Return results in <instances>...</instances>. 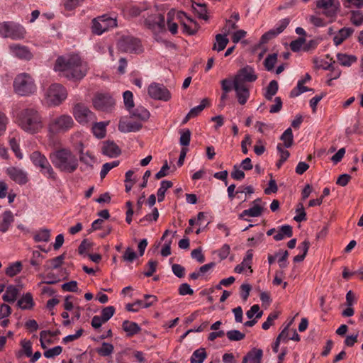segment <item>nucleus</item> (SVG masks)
Instances as JSON below:
<instances>
[{
	"label": "nucleus",
	"instance_id": "nucleus-1",
	"mask_svg": "<svg viewBox=\"0 0 363 363\" xmlns=\"http://www.w3.org/2000/svg\"><path fill=\"white\" fill-rule=\"evenodd\" d=\"M54 70L69 79L76 81L85 77L88 66L78 55L72 54L58 57Z\"/></svg>",
	"mask_w": 363,
	"mask_h": 363
},
{
	"label": "nucleus",
	"instance_id": "nucleus-2",
	"mask_svg": "<svg viewBox=\"0 0 363 363\" xmlns=\"http://www.w3.org/2000/svg\"><path fill=\"white\" fill-rule=\"evenodd\" d=\"M176 11L174 9L169 11L167 19L160 13H155L148 16L144 21L145 26L150 29L155 36L166 32L167 27L172 34H176L178 31V25L174 21Z\"/></svg>",
	"mask_w": 363,
	"mask_h": 363
},
{
	"label": "nucleus",
	"instance_id": "nucleus-3",
	"mask_svg": "<svg viewBox=\"0 0 363 363\" xmlns=\"http://www.w3.org/2000/svg\"><path fill=\"white\" fill-rule=\"evenodd\" d=\"M16 123L24 132L31 135L39 133L44 126L41 113L33 107L21 110L17 113Z\"/></svg>",
	"mask_w": 363,
	"mask_h": 363
},
{
	"label": "nucleus",
	"instance_id": "nucleus-4",
	"mask_svg": "<svg viewBox=\"0 0 363 363\" xmlns=\"http://www.w3.org/2000/svg\"><path fill=\"white\" fill-rule=\"evenodd\" d=\"M257 79L254 69L246 66L238 70L233 77L225 79L221 81L223 91H230L234 88L235 91H249L250 84Z\"/></svg>",
	"mask_w": 363,
	"mask_h": 363
},
{
	"label": "nucleus",
	"instance_id": "nucleus-5",
	"mask_svg": "<svg viewBox=\"0 0 363 363\" xmlns=\"http://www.w3.org/2000/svg\"><path fill=\"white\" fill-rule=\"evenodd\" d=\"M49 157L53 165L62 172L73 173L79 166L77 155L67 148L57 150L51 152Z\"/></svg>",
	"mask_w": 363,
	"mask_h": 363
},
{
	"label": "nucleus",
	"instance_id": "nucleus-6",
	"mask_svg": "<svg viewBox=\"0 0 363 363\" xmlns=\"http://www.w3.org/2000/svg\"><path fill=\"white\" fill-rule=\"evenodd\" d=\"M26 30L21 24L13 21L0 23V36L13 40H21L25 38Z\"/></svg>",
	"mask_w": 363,
	"mask_h": 363
},
{
	"label": "nucleus",
	"instance_id": "nucleus-7",
	"mask_svg": "<svg viewBox=\"0 0 363 363\" xmlns=\"http://www.w3.org/2000/svg\"><path fill=\"white\" fill-rule=\"evenodd\" d=\"M74 125L72 118L67 114H62L52 119L48 124L50 134L56 135L69 131Z\"/></svg>",
	"mask_w": 363,
	"mask_h": 363
},
{
	"label": "nucleus",
	"instance_id": "nucleus-8",
	"mask_svg": "<svg viewBox=\"0 0 363 363\" xmlns=\"http://www.w3.org/2000/svg\"><path fill=\"white\" fill-rule=\"evenodd\" d=\"M116 27H117L116 17L109 14L99 16L94 18L91 23V31L97 35Z\"/></svg>",
	"mask_w": 363,
	"mask_h": 363
},
{
	"label": "nucleus",
	"instance_id": "nucleus-9",
	"mask_svg": "<svg viewBox=\"0 0 363 363\" xmlns=\"http://www.w3.org/2000/svg\"><path fill=\"white\" fill-rule=\"evenodd\" d=\"M72 113L76 121L82 125L94 123L96 119L95 114L82 103L74 104Z\"/></svg>",
	"mask_w": 363,
	"mask_h": 363
},
{
	"label": "nucleus",
	"instance_id": "nucleus-10",
	"mask_svg": "<svg viewBox=\"0 0 363 363\" xmlns=\"http://www.w3.org/2000/svg\"><path fill=\"white\" fill-rule=\"evenodd\" d=\"M118 49L125 52H139L141 51L140 41L131 36L122 37L118 42Z\"/></svg>",
	"mask_w": 363,
	"mask_h": 363
},
{
	"label": "nucleus",
	"instance_id": "nucleus-11",
	"mask_svg": "<svg viewBox=\"0 0 363 363\" xmlns=\"http://www.w3.org/2000/svg\"><path fill=\"white\" fill-rule=\"evenodd\" d=\"M16 91H31L36 89L34 79L27 73L18 74L13 81Z\"/></svg>",
	"mask_w": 363,
	"mask_h": 363
},
{
	"label": "nucleus",
	"instance_id": "nucleus-12",
	"mask_svg": "<svg viewBox=\"0 0 363 363\" xmlns=\"http://www.w3.org/2000/svg\"><path fill=\"white\" fill-rule=\"evenodd\" d=\"M67 98V92H45L42 103L48 107L60 106Z\"/></svg>",
	"mask_w": 363,
	"mask_h": 363
},
{
	"label": "nucleus",
	"instance_id": "nucleus-13",
	"mask_svg": "<svg viewBox=\"0 0 363 363\" xmlns=\"http://www.w3.org/2000/svg\"><path fill=\"white\" fill-rule=\"evenodd\" d=\"M94 107L102 111H109L114 106L113 99L108 93H99L93 100Z\"/></svg>",
	"mask_w": 363,
	"mask_h": 363
},
{
	"label": "nucleus",
	"instance_id": "nucleus-14",
	"mask_svg": "<svg viewBox=\"0 0 363 363\" xmlns=\"http://www.w3.org/2000/svg\"><path fill=\"white\" fill-rule=\"evenodd\" d=\"M318 9H323V14L329 18L335 17L340 8V3L335 0H318L316 2Z\"/></svg>",
	"mask_w": 363,
	"mask_h": 363
},
{
	"label": "nucleus",
	"instance_id": "nucleus-15",
	"mask_svg": "<svg viewBox=\"0 0 363 363\" xmlns=\"http://www.w3.org/2000/svg\"><path fill=\"white\" fill-rule=\"evenodd\" d=\"M289 18H285L280 20L276 25L275 28L269 30L262 35L261 37V43H267L269 40L277 37L282 33L290 23Z\"/></svg>",
	"mask_w": 363,
	"mask_h": 363
},
{
	"label": "nucleus",
	"instance_id": "nucleus-16",
	"mask_svg": "<svg viewBox=\"0 0 363 363\" xmlns=\"http://www.w3.org/2000/svg\"><path fill=\"white\" fill-rule=\"evenodd\" d=\"M144 298L145 300H138L133 303H128L125 306L126 310L130 312H137L139 308H148L157 301V296L154 295L146 294Z\"/></svg>",
	"mask_w": 363,
	"mask_h": 363
},
{
	"label": "nucleus",
	"instance_id": "nucleus-17",
	"mask_svg": "<svg viewBox=\"0 0 363 363\" xmlns=\"http://www.w3.org/2000/svg\"><path fill=\"white\" fill-rule=\"evenodd\" d=\"M10 54L23 60H30L33 57V55L28 47L20 44H11L9 46Z\"/></svg>",
	"mask_w": 363,
	"mask_h": 363
},
{
	"label": "nucleus",
	"instance_id": "nucleus-18",
	"mask_svg": "<svg viewBox=\"0 0 363 363\" xmlns=\"http://www.w3.org/2000/svg\"><path fill=\"white\" fill-rule=\"evenodd\" d=\"M210 106V100L208 98L203 99L198 106L190 109L189 113L183 118V124L186 123L189 120L199 116L206 108L209 107Z\"/></svg>",
	"mask_w": 363,
	"mask_h": 363
},
{
	"label": "nucleus",
	"instance_id": "nucleus-19",
	"mask_svg": "<svg viewBox=\"0 0 363 363\" xmlns=\"http://www.w3.org/2000/svg\"><path fill=\"white\" fill-rule=\"evenodd\" d=\"M6 173L13 181L18 184H25L28 182L27 173L21 169L11 167L6 169Z\"/></svg>",
	"mask_w": 363,
	"mask_h": 363
},
{
	"label": "nucleus",
	"instance_id": "nucleus-20",
	"mask_svg": "<svg viewBox=\"0 0 363 363\" xmlns=\"http://www.w3.org/2000/svg\"><path fill=\"white\" fill-rule=\"evenodd\" d=\"M141 128L142 123L140 121L121 119L118 124V130L123 133L138 131Z\"/></svg>",
	"mask_w": 363,
	"mask_h": 363
},
{
	"label": "nucleus",
	"instance_id": "nucleus-21",
	"mask_svg": "<svg viewBox=\"0 0 363 363\" xmlns=\"http://www.w3.org/2000/svg\"><path fill=\"white\" fill-rule=\"evenodd\" d=\"M102 153L109 157H116L121 154L119 147L112 141H106L102 147Z\"/></svg>",
	"mask_w": 363,
	"mask_h": 363
},
{
	"label": "nucleus",
	"instance_id": "nucleus-22",
	"mask_svg": "<svg viewBox=\"0 0 363 363\" xmlns=\"http://www.w3.org/2000/svg\"><path fill=\"white\" fill-rule=\"evenodd\" d=\"M21 289L16 286L9 285L6 291L2 296V299L7 303H14L17 299L20 293Z\"/></svg>",
	"mask_w": 363,
	"mask_h": 363
},
{
	"label": "nucleus",
	"instance_id": "nucleus-23",
	"mask_svg": "<svg viewBox=\"0 0 363 363\" xmlns=\"http://www.w3.org/2000/svg\"><path fill=\"white\" fill-rule=\"evenodd\" d=\"M14 221V216L11 211H6L0 216V232L6 233Z\"/></svg>",
	"mask_w": 363,
	"mask_h": 363
},
{
	"label": "nucleus",
	"instance_id": "nucleus-24",
	"mask_svg": "<svg viewBox=\"0 0 363 363\" xmlns=\"http://www.w3.org/2000/svg\"><path fill=\"white\" fill-rule=\"evenodd\" d=\"M354 30L352 28L344 27L338 30L333 38V43L336 46L341 45L346 39L350 37Z\"/></svg>",
	"mask_w": 363,
	"mask_h": 363
},
{
	"label": "nucleus",
	"instance_id": "nucleus-25",
	"mask_svg": "<svg viewBox=\"0 0 363 363\" xmlns=\"http://www.w3.org/2000/svg\"><path fill=\"white\" fill-rule=\"evenodd\" d=\"M262 355V350L255 348L243 357L242 363H261Z\"/></svg>",
	"mask_w": 363,
	"mask_h": 363
},
{
	"label": "nucleus",
	"instance_id": "nucleus-26",
	"mask_svg": "<svg viewBox=\"0 0 363 363\" xmlns=\"http://www.w3.org/2000/svg\"><path fill=\"white\" fill-rule=\"evenodd\" d=\"M337 62L343 67H350L357 61V57L354 55L338 52L336 55Z\"/></svg>",
	"mask_w": 363,
	"mask_h": 363
},
{
	"label": "nucleus",
	"instance_id": "nucleus-27",
	"mask_svg": "<svg viewBox=\"0 0 363 363\" xmlns=\"http://www.w3.org/2000/svg\"><path fill=\"white\" fill-rule=\"evenodd\" d=\"M183 17H185L186 19V21H183V32H186L189 35L195 34L199 29L196 22L187 16L184 12H183Z\"/></svg>",
	"mask_w": 363,
	"mask_h": 363
},
{
	"label": "nucleus",
	"instance_id": "nucleus-28",
	"mask_svg": "<svg viewBox=\"0 0 363 363\" xmlns=\"http://www.w3.org/2000/svg\"><path fill=\"white\" fill-rule=\"evenodd\" d=\"M264 208L262 206H252L249 209L244 210L240 215V219H247L245 218V216L250 217H259L262 214Z\"/></svg>",
	"mask_w": 363,
	"mask_h": 363
},
{
	"label": "nucleus",
	"instance_id": "nucleus-29",
	"mask_svg": "<svg viewBox=\"0 0 363 363\" xmlns=\"http://www.w3.org/2000/svg\"><path fill=\"white\" fill-rule=\"evenodd\" d=\"M17 306L23 310L30 309L34 306L33 296L30 293H26L17 302Z\"/></svg>",
	"mask_w": 363,
	"mask_h": 363
},
{
	"label": "nucleus",
	"instance_id": "nucleus-30",
	"mask_svg": "<svg viewBox=\"0 0 363 363\" xmlns=\"http://www.w3.org/2000/svg\"><path fill=\"white\" fill-rule=\"evenodd\" d=\"M129 112L132 117L139 120L140 122L147 121L150 117V112L142 106L131 109Z\"/></svg>",
	"mask_w": 363,
	"mask_h": 363
},
{
	"label": "nucleus",
	"instance_id": "nucleus-31",
	"mask_svg": "<svg viewBox=\"0 0 363 363\" xmlns=\"http://www.w3.org/2000/svg\"><path fill=\"white\" fill-rule=\"evenodd\" d=\"M293 235L292 227L289 225H284L281 226L277 234L274 235V239L276 241H280L285 237L291 238Z\"/></svg>",
	"mask_w": 363,
	"mask_h": 363
},
{
	"label": "nucleus",
	"instance_id": "nucleus-32",
	"mask_svg": "<svg viewBox=\"0 0 363 363\" xmlns=\"http://www.w3.org/2000/svg\"><path fill=\"white\" fill-rule=\"evenodd\" d=\"M122 327L128 336H133L138 333L140 330V326L136 323L129 320H124Z\"/></svg>",
	"mask_w": 363,
	"mask_h": 363
},
{
	"label": "nucleus",
	"instance_id": "nucleus-33",
	"mask_svg": "<svg viewBox=\"0 0 363 363\" xmlns=\"http://www.w3.org/2000/svg\"><path fill=\"white\" fill-rule=\"evenodd\" d=\"M108 122H99L94 123L92 126L93 134L99 139L104 138L106 135V127L108 125Z\"/></svg>",
	"mask_w": 363,
	"mask_h": 363
},
{
	"label": "nucleus",
	"instance_id": "nucleus-34",
	"mask_svg": "<svg viewBox=\"0 0 363 363\" xmlns=\"http://www.w3.org/2000/svg\"><path fill=\"white\" fill-rule=\"evenodd\" d=\"M40 173L48 179L53 181L57 179V174L54 171L49 161L40 167Z\"/></svg>",
	"mask_w": 363,
	"mask_h": 363
},
{
	"label": "nucleus",
	"instance_id": "nucleus-35",
	"mask_svg": "<svg viewBox=\"0 0 363 363\" xmlns=\"http://www.w3.org/2000/svg\"><path fill=\"white\" fill-rule=\"evenodd\" d=\"M226 36L227 35H224L223 33L217 34L216 35V42L213 44V50H217L218 52L224 50L229 42Z\"/></svg>",
	"mask_w": 363,
	"mask_h": 363
},
{
	"label": "nucleus",
	"instance_id": "nucleus-36",
	"mask_svg": "<svg viewBox=\"0 0 363 363\" xmlns=\"http://www.w3.org/2000/svg\"><path fill=\"white\" fill-rule=\"evenodd\" d=\"M30 158L33 164L38 168H40L42 165L48 161L47 157L44 155L41 154V152L39 151L33 152L30 155Z\"/></svg>",
	"mask_w": 363,
	"mask_h": 363
},
{
	"label": "nucleus",
	"instance_id": "nucleus-37",
	"mask_svg": "<svg viewBox=\"0 0 363 363\" xmlns=\"http://www.w3.org/2000/svg\"><path fill=\"white\" fill-rule=\"evenodd\" d=\"M114 350V347L112 344L104 342L101 347L96 348L97 354L101 357L110 356Z\"/></svg>",
	"mask_w": 363,
	"mask_h": 363
},
{
	"label": "nucleus",
	"instance_id": "nucleus-38",
	"mask_svg": "<svg viewBox=\"0 0 363 363\" xmlns=\"http://www.w3.org/2000/svg\"><path fill=\"white\" fill-rule=\"evenodd\" d=\"M35 242H48L50 239V230L47 228L40 229L33 236Z\"/></svg>",
	"mask_w": 363,
	"mask_h": 363
},
{
	"label": "nucleus",
	"instance_id": "nucleus-39",
	"mask_svg": "<svg viewBox=\"0 0 363 363\" xmlns=\"http://www.w3.org/2000/svg\"><path fill=\"white\" fill-rule=\"evenodd\" d=\"M280 140L284 142L286 148L291 147L294 143V135L291 128H288L281 135Z\"/></svg>",
	"mask_w": 363,
	"mask_h": 363
},
{
	"label": "nucleus",
	"instance_id": "nucleus-40",
	"mask_svg": "<svg viewBox=\"0 0 363 363\" xmlns=\"http://www.w3.org/2000/svg\"><path fill=\"white\" fill-rule=\"evenodd\" d=\"M207 356L206 352L204 348H199L195 350L191 357V363H203Z\"/></svg>",
	"mask_w": 363,
	"mask_h": 363
},
{
	"label": "nucleus",
	"instance_id": "nucleus-41",
	"mask_svg": "<svg viewBox=\"0 0 363 363\" xmlns=\"http://www.w3.org/2000/svg\"><path fill=\"white\" fill-rule=\"evenodd\" d=\"M173 184L171 181L163 180L161 182V186L157 190V199L159 202H162L164 199L166 191L172 186Z\"/></svg>",
	"mask_w": 363,
	"mask_h": 363
},
{
	"label": "nucleus",
	"instance_id": "nucleus-42",
	"mask_svg": "<svg viewBox=\"0 0 363 363\" xmlns=\"http://www.w3.org/2000/svg\"><path fill=\"white\" fill-rule=\"evenodd\" d=\"M21 262L18 261L9 264V266L6 269L5 273L7 276L13 277L17 274H18L21 271Z\"/></svg>",
	"mask_w": 363,
	"mask_h": 363
},
{
	"label": "nucleus",
	"instance_id": "nucleus-43",
	"mask_svg": "<svg viewBox=\"0 0 363 363\" xmlns=\"http://www.w3.org/2000/svg\"><path fill=\"white\" fill-rule=\"evenodd\" d=\"M330 60L332 62L328 64L327 67H323V69L325 70H330V79H329V82L332 81V79H337L340 76L341 71L338 68H335L333 66V64L335 62L334 60H333L332 58H330Z\"/></svg>",
	"mask_w": 363,
	"mask_h": 363
},
{
	"label": "nucleus",
	"instance_id": "nucleus-44",
	"mask_svg": "<svg viewBox=\"0 0 363 363\" xmlns=\"http://www.w3.org/2000/svg\"><path fill=\"white\" fill-rule=\"evenodd\" d=\"M296 212V215L294 218V220L299 223L306 220V213L305 212L304 207L301 203H299L297 205Z\"/></svg>",
	"mask_w": 363,
	"mask_h": 363
},
{
	"label": "nucleus",
	"instance_id": "nucleus-45",
	"mask_svg": "<svg viewBox=\"0 0 363 363\" xmlns=\"http://www.w3.org/2000/svg\"><path fill=\"white\" fill-rule=\"evenodd\" d=\"M149 96L154 100L167 101L171 98L170 92H147Z\"/></svg>",
	"mask_w": 363,
	"mask_h": 363
},
{
	"label": "nucleus",
	"instance_id": "nucleus-46",
	"mask_svg": "<svg viewBox=\"0 0 363 363\" xmlns=\"http://www.w3.org/2000/svg\"><path fill=\"white\" fill-rule=\"evenodd\" d=\"M43 259L44 256L39 251L35 250L33 252L30 263L32 266L38 268L41 264Z\"/></svg>",
	"mask_w": 363,
	"mask_h": 363
},
{
	"label": "nucleus",
	"instance_id": "nucleus-47",
	"mask_svg": "<svg viewBox=\"0 0 363 363\" xmlns=\"http://www.w3.org/2000/svg\"><path fill=\"white\" fill-rule=\"evenodd\" d=\"M262 314L263 311H260L259 306L257 304L253 305L246 313V315L249 319H252L255 315H256L255 318L259 319L262 317Z\"/></svg>",
	"mask_w": 363,
	"mask_h": 363
},
{
	"label": "nucleus",
	"instance_id": "nucleus-48",
	"mask_svg": "<svg viewBox=\"0 0 363 363\" xmlns=\"http://www.w3.org/2000/svg\"><path fill=\"white\" fill-rule=\"evenodd\" d=\"M277 60V55L276 53L269 55L264 61V65L267 70L273 69L274 65Z\"/></svg>",
	"mask_w": 363,
	"mask_h": 363
},
{
	"label": "nucleus",
	"instance_id": "nucleus-49",
	"mask_svg": "<svg viewBox=\"0 0 363 363\" xmlns=\"http://www.w3.org/2000/svg\"><path fill=\"white\" fill-rule=\"evenodd\" d=\"M226 336L230 341H240L245 338V335L238 330H232L226 333Z\"/></svg>",
	"mask_w": 363,
	"mask_h": 363
},
{
	"label": "nucleus",
	"instance_id": "nucleus-50",
	"mask_svg": "<svg viewBox=\"0 0 363 363\" xmlns=\"http://www.w3.org/2000/svg\"><path fill=\"white\" fill-rule=\"evenodd\" d=\"M278 263L280 268L284 269L288 266L287 258L289 257V252L287 250H279L278 252Z\"/></svg>",
	"mask_w": 363,
	"mask_h": 363
},
{
	"label": "nucleus",
	"instance_id": "nucleus-51",
	"mask_svg": "<svg viewBox=\"0 0 363 363\" xmlns=\"http://www.w3.org/2000/svg\"><path fill=\"white\" fill-rule=\"evenodd\" d=\"M191 139V131L189 129H183V161L186 157V154L188 151V148L184 146H188Z\"/></svg>",
	"mask_w": 363,
	"mask_h": 363
},
{
	"label": "nucleus",
	"instance_id": "nucleus-52",
	"mask_svg": "<svg viewBox=\"0 0 363 363\" xmlns=\"http://www.w3.org/2000/svg\"><path fill=\"white\" fill-rule=\"evenodd\" d=\"M350 21L356 26H361L363 23V13L359 11H352Z\"/></svg>",
	"mask_w": 363,
	"mask_h": 363
},
{
	"label": "nucleus",
	"instance_id": "nucleus-53",
	"mask_svg": "<svg viewBox=\"0 0 363 363\" xmlns=\"http://www.w3.org/2000/svg\"><path fill=\"white\" fill-rule=\"evenodd\" d=\"M238 28L236 22H234L232 19H227L225 24L222 28V33L224 35H228L233 30Z\"/></svg>",
	"mask_w": 363,
	"mask_h": 363
},
{
	"label": "nucleus",
	"instance_id": "nucleus-54",
	"mask_svg": "<svg viewBox=\"0 0 363 363\" xmlns=\"http://www.w3.org/2000/svg\"><path fill=\"white\" fill-rule=\"evenodd\" d=\"M80 147L81 148L79 151L80 161L86 164L91 165L94 162V157L88 152L85 154L83 153V145L82 143H80Z\"/></svg>",
	"mask_w": 363,
	"mask_h": 363
},
{
	"label": "nucleus",
	"instance_id": "nucleus-55",
	"mask_svg": "<svg viewBox=\"0 0 363 363\" xmlns=\"http://www.w3.org/2000/svg\"><path fill=\"white\" fill-rule=\"evenodd\" d=\"M311 78V77L309 74H306L303 79L298 80L294 91H313V89L304 86V84L310 81Z\"/></svg>",
	"mask_w": 363,
	"mask_h": 363
},
{
	"label": "nucleus",
	"instance_id": "nucleus-56",
	"mask_svg": "<svg viewBox=\"0 0 363 363\" xmlns=\"http://www.w3.org/2000/svg\"><path fill=\"white\" fill-rule=\"evenodd\" d=\"M278 316H279V313H277V312L271 313L268 315L267 320L262 323V329L265 330H268L272 325H274V322L278 318Z\"/></svg>",
	"mask_w": 363,
	"mask_h": 363
},
{
	"label": "nucleus",
	"instance_id": "nucleus-57",
	"mask_svg": "<svg viewBox=\"0 0 363 363\" xmlns=\"http://www.w3.org/2000/svg\"><path fill=\"white\" fill-rule=\"evenodd\" d=\"M123 101L125 108L130 111L134 107L133 92H123Z\"/></svg>",
	"mask_w": 363,
	"mask_h": 363
},
{
	"label": "nucleus",
	"instance_id": "nucleus-58",
	"mask_svg": "<svg viewBox=\"0 0 363 363\" xmlns=\"http://www.w3.org/2000/svg\"><path fill=\"white\" fill-rule=\"evenodd\" d=\"M62 352V347L61 346H55L44 352V356L46 358L50 359L60 354Z\"/></svg>",
	"mask_w": 363,
	"mask_h": 363
},
{
	"label": "nucleus",
	"instance_id": "nucleus-59",
	"mask_svg": "<svg viewBox=\"0 0 363 363\" xmlns=\"http://www.w3.org/2000/svg\"><path fill=\"white\" fill-rule=\"evenodd\" d=\"M115 308L113 306H107L101 311V317L104 321L107 322L114 314Z\"/></svg>",
	"mask_w": 363,
	"mask_h": 363
},
{
	"label": "nucleus",
	"instance_id": "nucleus-60",
	"mask_svg": "<svg viewBox=\"0 0 363 363\" xmlns=\"http://www.w3.org/2000/svg\"><path fill=\"white\" fill-rule=\"evenodd\" d=\"M9 122L6 115L0 111V137L5 133Z\"/></svg>",
	"mask_w": 363,
	"mask_h": 363
},
{
	"label": "nucleus",
	"instance_id": "nucleus-61",
	"mask_svg": "<svg viewBox=\"0 0 363 363\" xmlns=\"http://www.w3.org/2000/svg\"><path fill=\"white\" fill-rule=\"evenodd\" d=\"M305 42V38L300 37L298 39L293 40L290 43V48L293 52H298Z\"/></svg>",
	"mask_w": 363,
	"mask_h": 363
},
{
	"label": "nucleus",
	"instance_id": "nucleus-62",
	"mask_svg": "<svg viewBox=\"0 0 363 363\" xmlns=\"http://www.w3.org/2000/svg\"><path fill=\"white\" fill-rule=\"evenodd\" d=\"M136 258L137 254L130 247H128L123 255V259L128 262H133Z\"/></svg>",
	"mask_w": 363,
	"mask_h": 363
},
{
	"label": "nucleus",
	"instance_id": "nucleus-63",
	"mask_svg": "<svg viewBox=\"0 0 363 363\" xmlns=\"http://www.w3.org/2000/svg\"><path fill=\"white\" fill-rule=\"evenodd\" d=\"M245 173L237 165H234L231 172V177L237 181H241L245 178Z\"/></svg>",
	"mask_w": 363,
	"mask_h": 363
},
{
	"label": "nucleus",
	"instance_id": "nucleus-64",
	"mask_svg": "<svg viewBox=\"0 0 363 363\" xmlns=\"http://www.w3.org/2000/svg\"><path fill=\"white\" fill-rule=\"evenodd\" d=\"M157 265V261L150 260L146 265L147 270L144 272L145 276L147 277H151L156 271Z\"/></svg>",
	"mask_w": 363,
	"mask_h": 363
}]
</instances>
